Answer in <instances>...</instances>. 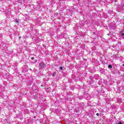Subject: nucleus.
Here are the masks:
<instances>
[{"label":"nucleus","mask_w":124,"mask_h":124,"mask_svg":"<svg viewBox=\"0 0 124 124\" xmlns=\"http://www.w3.org/2000/svg\"><path fill=\"white\" fill-rule=\"evenodd\" d=\"M39 67L41 68H45V67H46V64H45L44 62H42L39 63Z\"/></svg>","instance_id":"2"},{"label":"nucleus","mask_w":124,"mask_h":124,"mask_svg":"<svg viewBox=\"0 0 124 124\" xmlns=\"http://www.w3.org/2000/svg\"><path fill=\"white\" fill-rule=\"evenodd\" d=\"M91 78H92V77H90V79H91Z\"/></svg>","instance_id":"22"},{"label":"nucleus","mask_w":124,"mask_h":124,"mask_svg":"<svg viewBox=\"0 0 124 124\" xmlns=\"http://www.w3.org/2000/svg\"><path fill=\"white\" fill-rule=\"evenodd\" d=\"M58 15H59V13H56L54 14V16H55V17H57V16H58Z\"/></svg>","instance_id":"11"},{"label":"nucleus","mask_w":124,"mask_h":124,"mask_svg":"<svg viewBox=\"0 0 124 124\" xmlns=\"http://www.w3.org/2000/svg\"><path fill=\"white\" fill-rule=\"evenodd\" d=\"M118 124H123V123H122V122H119Z\"/></svg>","instance_id":"17"},{"label":"nucleus","mask_w":124,"mask_h":124,"mask_svg":"<svg viewBox=\"0 0 124 124\" xmlns=\"http://www.w3.org/2000/svg\"><path fill=\"white\" fill-rule=\"evenodd\" d=\"M15 23H16V24L19 23V21L17 19H16L15 20Z\"/></svg>","instance_id":"12"},{"label":"nucleus","mask_w":124,"mask_h":124,"mask_svg":"<svg viewBox=\"0 0 124 124\" xmlns=\"http://www.w3.org/2000/svg\"><path fill=\"white\" fill-rule=\"evenodd\" d=\"M124 2H121V3L117 6V10L119 12L124 11Z\"/></svg>","instance_id":"1"},{"label":"nucleus","mask_w":124,"mask_h":124,"mask_svg":"<svg viewBox=\"0 0 124 124\" xmlns=\"http://www.w3.org/2000/svg\"><path fill=\"white\" fill-rule=\"evenodd\" d=\"M19 38H21V37H19Z\"/></svg>","instance_id":"24"},{"label":"nucleus","mask_w":124,"mask_h":124,"mask_svg":"<svg viewBox=\"0 0 124 124\" xmlns=\"http://www.w3.org/2000/svg\"><path fill=\"white\" fill-rule=\"evenodd\" d=\"M96 116H99V113H97L96 114Z\"/></svg>","instance_id":"16"},{"label":"nucleus","mask_w":124,"mask_h":124,"mask_svg":"<svg viewBox=\"0 0 124 124\" xmlns=\"http://www.w3.org/2000/svg\"><path fill=\"white\" fill-rule=\"evenodd\" d=\"M84 97L87 100H90V99H91V96L89 93H86V94H85Z\"/></svg>","instance_id":"3"},{"label":"nucleus","mask_w":124,"mask_h":124,"mask_svg":"<svg viewBox=\"0 0 124 124\" xmlns=\"http://www.w3.org/2000/svg\"><path fill=\"white\" fill-rule=\"evenodd\" d=\"M60 68L61 70H62V69H63L62 67H60Z\"/></svg>","instance_id":"15"},{"label":"nucleus","mask_w":124,"mask_h":124,"mask_svg":"<svg viewBox=\"0 0 124 124\" xmlns=\"http://www.w3.org/2000/svg\"><path fill=\"white\" fill-rule=\"evenodd\" d=\"M122 66H124V64H123Z\"/></svg>","instance_id":"21"},{"label":"nucleus","mask_w":124,"mask_h":124,"mask_svg":"<svg viewBox=\"0 0 124 124\" xmlns=\"http://www.w3.org/2000/svg\"><path fill=\"white\" fill-rule=\"evenodd\" d=\"M118 46H119V48H121L122 46V42L120 41L118 42V44L116 45V47H118Z\"/></svg>","instance_id":"5"},{"label":"nucleus","mask_w":124,"mask_h":124,"mask_svg":"<svg viewBox=\"0 0 124 124\" xmlns=\"http://www.w3.org/2000/svg\"><path fill=\"white\" fill-rule=\"evenodd\" d=\"M115 2H118V0H114Z\"/></svg>","instance_id":"18"},{"label":"nucleus","mask_w":124,"mask_h":124,"mask_svg":"<svg viewBox=\"0 0 124 124\" xmlns=\"http://www.w3.org/2000/svg\"><path fill=\"white\" fill-rule=\"evenodd\" d=\"M56 111H59V110H56Z\"/></svg>","instance_id":"23"},{"label":"nucleus","mask_w":124,"mask_h":124,"mask_svg":"<svg viewBox=\"0 0 124 124\" xmlns=\"http://www.w3.org/2000/svg\"><path fill=\"white\" fill-rule=\"evenodd\" d=\"M119 35L124 38V30H122L119 33Z\"/></svg>","instance_id":"4"},{"label":"nucleus","mask_w":124,"mask_h":124,"mask_svg":"<svg viewBox=\"0 0 124 124\" xmlns=\"http://www.w3.org/2000/svg\"><path fill=\"white\" fill-rule=\"evenodd\" d=\"M1 88H2L1 85L0 84V89H1Z\"/></svg>","instance_id":"19"},{"label":"nucleus","mask_w":124,"mask_h":124,"mask_svg":"<svg viewBox=\"0 0 124 124\" xmlns=\"http://www.w3.org/2000/svg\"><path fill=\"white\" fill-rule=\"evenodd\" d=\"M106 71V70L102 69L101 71L102 72V73H105V71Z\"/></svg>","instance_id":"9"},{"label":"nucleus","mask_w":124,"mask_h":124,"mask_svg":"<svg viewBox=\"0 0 124 124\" xmlns=\"http://www.w3.org/2000/svg\"><path fill=\"white\" fill-rule=\"evenodd\" d=\"M0 111H1V107H0Z\"/></svg>","instance_id":"20"},{"label":"nucleus","mask_w":124,"mask_h":124,"mask_svg":"<svg viewBox=\"0 0 124 124\" xmlns=\"http://www.w3.org/2000/svg\"><path fill=\"white\" fill-rule=\"evenodd\" d=\"M112 65L109 64V65H108V68L109 69H111V68H112Z\"/></svg>","instance_id":"8"},{"label":"nucleus","mask_w":124,"mask_h":124,"mask_svg":"<svg viewBox=\"0 0 124 124\" xmlns=\"http://www.w3.org/2000/svg\"><path fill=\"white\" fill-rule=\"evenodd\" d=\"M2 37V34H0V38Z\"/></svg>","instance_id":"13"},{"label":"nucleus","mask_w":124,"mask_h":124,"mask_svg":"<svg viewBox=\"0 0 124 124\" xmlns=\"http://www.w3.org/2000/svg\"><path fill=\"white\" fill-rule=\"evenodd\" d=\"M56 75H57V72H54L52 73V76L53 77H55V76H56Z\"/></svg>","instance_id":"7"},{"label":"nucleus","mask_w":124,"mask_h":124,"mask_svg":"<svg viewBox=\"0 0 124 124\" xmlns=\"http://www.w3.org/2000/svg\"><path fill=\"white\" fill-rule=\"evenodd\" d=\"M46 74L49 77L52 75V73L51 72H47Z\"/></svg>","instance_id":"6"},{"label":"nucleus","mask_w":124,"mask_h":124,"mask_svg":"<svg viewBox=\"0 0 124 124\" xmlns=\"http://www.w3.org/2000/svg\"><path fill=\"white\" fill-rule=\"evenodd\" d=\"M108 35H109V34H108Z\"/></svg>","instance_id":"25"},{"label":"nucleus","mask_w":124,"mask_h":124,"mask_svg":"<svg viewBox=\"0 0 124 124\" xmlns=\"http://www.w3.org/2000/svg\"><path fill=\"white\" fill-rule=\"evenodd\" d=\"M31 60H34V57H31Z\"/></svg>","instance_id":"14"},{"label":"nucleus","mask_w":124,"mask_h":124,"mask_svg":"<svg viewBox=\"0 0 124 124\" xmlns=\"http://www.w3.org/2000/svg\"><path fill=\"white\" fill-rule=\"evenodd\" d=\"M41 76H42L41 75V73H39L37 74V77H41Z\"/></svg>","instance_id":"10"}]
</instances>
